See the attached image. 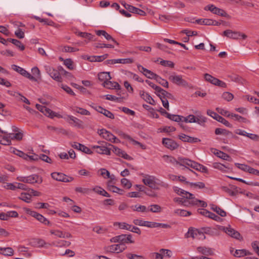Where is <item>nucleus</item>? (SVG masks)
I'll return each instance as SVG.
<instances>
[{"label": "nucleus", "mask_w": 259, "mask_h": 259, "mask_svg": "<svg viewBox=\"0 0 259 259\" xmlns=\"http://www.w3.org/2000/svg\"><path fill=\"white\" fill-rule=\"evenodd\" d=\"M108 146L111 147L112 151L118 156L127 160H132L133 159L130 156L127 154L124 151H123L110 144H108Z\"/></svg>", "instance_id": "16"}, {"label": "nucleus", "mask_w": 259, "mask_h": 259, "mask_svg": "<svg viewBox=\"0 0 259 259\" xmlns=\"http://www.w3.org/2000/svg\"><path fill=\"white\" fill-rule=\"evenodd\" d=\"M98 78L99 80L104 82L107 81L108 80H110L111 77L109 72H101L98 74Z\"/></svg>", "instance_id": "39"}, {"label": "nucleus", "mask_w": 259, "mask_h": 259, "mask_svg": "<svg viewBox=\"0 0 259 259\" xmlns=\"http://www.w3.org/2000/svg\"><path fill=\"white\" fill-rule=\"evenodd\" d=\"M126 248V247L124 244H113L107 247L106 250L110 252H115L116 251L117 253H119L124 250Z\"/></svg>", "instance_id": "20"}, {"label": "nucleus", "mask_w": 259, "mask_h": 259, "mask_svg": "<svg viewBox=\"0 0 259 259\" xmlns=\"http://www.w3.org/2000/svg\"><path fill=\"white\" fill-rule=\"evenodd\" d=\"M11 134L9 135L0 136V144L4 145H10L11 144V141L10 140Z\"/></svg>", "instance_id": "38"}, {"label": "nucleus", "mask_w": 259, "mask_h": 259, "mask_svg": "<svg viewBox=\"0 0 259 259\" xmlns=\"http://www.w3.org/2000/svg\"><path fill=\"white\" fill-rule=\"evenodd\" d=\"M207 114L213 118L214 119H216L217 121L222 123L224 125H225L227 127H231L232 125L229 123V121H228L227 120H226L224 118L222 117L221 116L219 115L217 113L210 110H208L207 111Z\"/></svg>", "instance_id": "15"}, {"label": "nucleus", "mask_w": 259, "mask_h": 259, "mask_svg": "<svg viewBox=\"0 0 259 259\" xmlns=\"http://www.w3.org/2000/svg\"><path fill=\"white\" fill-rule=\"evenodd\" d=\"M79 150L88 154H91L93 153V152L90 148L82 144L79 146Z\"/></svg>", "instance_id": "62"}, {"label": "nucleus", "mask_w": 259, "mask_h": 259, "mask_svg": "<svg viewBox=\"0 0 259 259\" xmlns=\"http://www.w3.org/2000/svg\"><path fill=\"white\" fill-rule=\"evenodd\" d=\"M121 185L124 188H127V189L131 188L132 186V184L131 183V182L128 180H127L125 178H123L121 180Z\"/></svg>", "instance_id": "55"}, {"label": "nucleus", "mask_w": 259, "mask_h": 259, "mask_svg": "<svg viewBox=\"0 0 259 259\" xmlns=\"http://www.w3.org/2000/svg\"><path fill=\"white\" fill-rule=\"evenodd\" d=\"M96 33L98 36L102 35L107 40H111L114 44L118 46L119 43L116 41L110 34L107 33L105 30H96Z\"/></svg>", "instance_id": "27"}, {"label": "nucleus", "mask_w": 259, "mask_h": 259, "mask_svg": "<svg viewBox=\"0 0 259 259\" xmlns=\"http://www.w3.org/2000/svg\"><path fill=\"white\" fill-rule=\"evenodd\" d=\"M211 209L213 211H215L218 214L221 215V217H225L226 215V212L220 207L214 205L213 204L211 205Z\"/></svg>", "instance_id": "41"}, {"label": "nucleus", "mask_w": 259, "mask_h": 259, "mask_svg": "<svg viewBox=\"0 0 259 259\" xmlns=\"http://www.w3.org/2000/svg\"><path fill=\"white\" fill-rule=\"evenodd\" d=\"M221 189L223 191L228 193L229 195L231 196H235L238 194L240 188L237 187L236 186L231 185L229 187L222 186L221 187Z\"/></svg>", "instance_id": "17"}, {"label": "nucleus", "mask_w": 259, "mask_h": 259, "mask_svg": "<svg viewBox=\"0 0 259 259\" xmlns=\"http://www.w3.org/2000/svg\"><path fill=\"white\" fill-rule=\"evenodd\" d=\"M140 95L141 97L146 102L148 103L149 104L151 105H154L155 101L153 100V99L150 96V95L147 93H145L143 91H141L140 92Z\"/></svg>", "instance_id": "29"}, {"label": "nucleus", "mask_w": 259, "mask_h": 259, "mask_svg": "<svg viewBox=\"0 0 259 259\" xmlns=\"http://www.w3.org/2000/svg\"><path fill=\"white\" fill-rule=\"evenodd\" d=\"M36 107L39 111L43 113L46 116H47L50 118H52L54 117L61 118L62 117L60 114H57L53 112L51 109L48 108L46 106L39 104H36Z\"/></svg>", "instance_id": "9"}, {"label": "nucleus", "mask_w": 259, "mask_h": 259, "mask_svg": "<svg viewBox=\"0 0 259 259\" xmlns=\"http://www.w3.org/2000/svg\"><path fill=\"white\" fill-rule=\"evenodd\" d=\"M183 122L186 123H195L196 122V117L194 115L190 114L187 117H184Z\"/></svg>", "instance_id": "46"}, {"label": "nucleus", "mask_w": 259, "mask_h": 259, "mask_svg": "<svg viewBox=\"0 0 259 259\" xmlns=\"http://www.w3.org/2000/svg\"><path fill=\"white\" fill-rule=\"evenodd\" d=\"M119 244L133 243L134 241L132 240V236L131 234H121L119 235Z\"/></svg>", "instance_id": "23"}, {"label": "nucleus", "mask_w": 259, "mask_h": 259, "mask_svg": "<svg viewBox=\"0 0 259 259\" xmlns=\"http://www.w3.org/2000/svg\"><path fill=\"white\" fill-rule=\"evenodd\" d=\"M186 183L189 184L191 187H198L199 189H202L205 188V184L203 182H198V183H189L188 182H186Z\"/></svg>", "instance_id": "54"}, {"label": "nucleus", "mask_w": 259, "mask_h": 259, "mask_svg": "<svg viewBox=\"0 0 259 259\" xmlns=\"http://www.w3.org/2000/svg\"><path fill=\"white\" fill-rule=\"evenodd\" d=\"M98 143L99 145H95L93 148L96 149V152L101 154H105L110 155L111 154V148H109L108 144L103 141H99Z\"/></svg>", "instance_id": "2"}, {"label": "nucleus", "mask_w": 259, "mask_h": 259, "mask_svg": "<svg viewBox=\"0 0 259 259\" xmlns=\"http://www.w3.org/2000/svg\"><path fill=\"white\" fill-rule=\"evenodd\" d=\"M204 233L212 236L219 235L218 231L214 228H208L205 230Z\"/></svg>", "instance_id": "49"}, {"label": "nucleus", "mask_w": 259, "mask_h": 259, "mask_svg": "<svg viewBox=\"0 0 259 259\" xmlns=\"http://www.w3.org/2000/svg\"><path fill=\"white\" fill-rule=\"evenodd\" d=\"M223 35L231 39H238L241 35V32L227 29L223 32Z\"/></svg>", "instance_id": "21"}, {"label": "nucleus", "mask_w": 259, "mask_h": 259, "mask_svg": "<svg viewBox=\"0 0 259 259\" xmlns=\"http://www.w3.org/2000/svg\"><path fill=\"white\" fill-rule=\"evenodd\" d=\"M162 144L167 149L170 150H174L177 149L179 145L174 140L164 138L162 140Z\"/></svg>", "instance_id": "14"}, {"label": "nucleus", "mask_w": 259, "mask_h": 259, "mask_svg": "<svg viewBox=\"0 0 259 259\" xmlns=\"http://www.w3.org/2000/svg\"><path fill=\"white\" fill-rule=\"evenodd\" d=\"M205 11H209L214 14L221 16L229 17L228 14L223 10L216 7L213 5H208L204 8Z\"/></svg>", "instance_id": "10"}, {"label": "nucleus", "mask_w": 259, "mask_h": 259, "mask_svg": "<svg viewBox=\"0 0 259 259\" xmlns=\"http://www.w3.org/2000/svg\"><path fill=\"white\" fill-rule=\"evenodd\" d=\"M155 177L154 176L147 175L143 179V182L145 185L149 186L150 188L158 190L159 188L156 187V183L155 182Z\"/></svg>", "instance_id": "18"}, {"label": "nucleus", "mask_w": 259, "mask_h": 259, "mask_svg": "<svg viewBox=\"0 0 259 259\" xmlns=\"http://www.w3.org/2000/svg\"><path fill=\"white\" fill-rule=\"evenodd\" d=\"M34 18L36 20L39 21L40 22H44L46 24L48 25L53 26L54 24L53 21L48 19H42L37 16H34Z\"/></svg>", "instance_id": "51"}, {"label": "nucleus", "mask_w": 259, "mask_h": 259, "mask_svg": "<svg viewBox=\"0 0 259 259\" xmlns=\"http://www.w3.org/2000/svg\"><path fill=\"white\" fill-rule=\"evenodd\" d=\"M46 70L47 72L50 75V76L55 80L58 82L62 81L61 76L60 75L59 72L58 70H55V69L51 68L50 67H47L46 68Z\"/></svg>", "instance_id": "19"}, {"label": "nucleus", "mask_w": 259, "mask_h": 259, "mask_svg": "<svg viewBox=\"0 0 259 259\" xmlns=\"http://www.w3.org/2000/svg\"><path fill=\"white\" fill-rule=\"evenodd\" d=\"M94 109H95L98 112L103 114L105 116L110 118V119H114V115L113 113H112L110 111L104 109L101 106H98L96 107H93Z\"/></svg>", "instance_id": "22"}, {"label": "nucleus", "mask_w": 259, "mask_h": 259, "mask_svg": "<svg viewBox=\"0 0 259 259\" xmlns=\"http://www.w3.org/2000/svg\"><path fill=\"white\" fill-rule=\"evenodd\" d=\"M196 117V120L195 122L201 125H204V123L206 121V118L204 116L201 115H197Z\"/></svg>", "instance_id": "52"}, {"label": "nucleus", "mask_w": 259, "mask_h": 259, "mask_svg": "<svg viewBox=\"0 0 259 259\" xmlns=\"http://www.w3.org/2000/svg\"><path fill=\"white\" fill-rule=\"evenodd\" d=\"M75 111L76 112L80 113L81 115H90V112L89 111H88L87 110H86L85 109L82 108L76 107Z\"/></svg>", "instance_id": "63"}, {"label": "nucleus", "mask_w": 259, "mask_h": 259, "mask_svg": "<svg viewBox=\"0 0 259 259\" xmlns=\"http://www.w3.org/2000/svg\"><path fill=\"white\" fill-rule=\"evenodd\" d=\"M50 233L51 234L54 235L59 238H70L72 237V235L70 233L68 232H63L60 230H51L50 231Z\"/></svg>", "instance_id": "26"}, {"label": "nucleus", "mask_w": 259, "mask_h": 259, "mask_svg": "<svg viewBox=\"0 0 259 259\" xmlns=\"http://www.w3.org/2000/svg\"><path fill=\"white\" fill-rule=\"evenodd\" d=\"M222 97L224 100L227 101H230L233 99L234 96L229 92H224L222 95Z\"/></svg>", "instance_id": "59"}, {"label": "nucleus", "mask_w": 259, "mask_h": 259, "mask_svg": "<svg viewBox=\"0 0 259 259\" xmlns=\"http://www.w3.org/2000/svg\"><path fill=\"white\" fill-rule=\"evenodd\" d=\"M75 191L76 192L81 193L82 194H88L89 193L91 190L89 188H82V187H76L75 189Z\"/></svg>", "instance_id": "58"}, {"label": "nucleus", "mask_w": 259, "mask_h": 259, "mask_svg": "<svg viewBox=\"0 0 259 259\" xmlns=\"http://www.w3.org/2000/svg\"><path fill=\"white\" fill-rule=\"evenodd\" d=\"M98 133L104 139L114 143L120 142V140L114 136L111 133L104 128L98 130Z\"/></svg>", "instance_id": "3"}, {"label": "nucleus", "mask_w": 259, "mask_h": 259, "mask_svg": "<svg viewBox=\"0 0 259 259\" xmlns=\"http://www.w3.org/2000/svg\"><path fill=\"white\" fill-rule=\"evenodd\" d=\"M108 56V54H104L102 56H94L88 57L87 59L90 62H102L105 60Z\"/></svg>", "instance_id": "32"}, {"label": "nucleus", "mask_w": 259, "mask_h": 259, "mask_svg": "<svg viewBox=\"0 0 259 259\" xmlns=\"http://www.w3.org/2000/svg\"><path fill=\"white\" fill-rule=\"evenodd\" d=\"M51 175L53 179L65 183L70 182L74 180L73 177L67 176L62 172H54Z\"/></svg>", "instance_id": "7"}, {"label": "nucleus", "mask_w": 259, "mask_h": 259, "mask_svg": "<svg viewBox=\"0 0 259 259\" xmlns=\"http://www.w3.org/2000/svg\"><path fill=\"white\" fill-rule=\"evenodd\" d=\"M78 35L82 37L88 38L90 40H96L94 38L95 35H93L91 33L87 32H79Z\"/></svg>", "instance_id": "50"}, {"label": "nucleus", "mask_w": 259, "mask_h": 259, "mask_svg": "<svg viewBox=\"0 0 259 259\" xmlns=\"http://www.w3.org/2000/svg\"><path fill=\"white\" fill-rule=\"evenodd\" d=\"M68 118L70 120L73 122L75 126L78 127L81 126L82 123V121L81 120L72 116H68Z\"/></svg>", "instance_id": "57"}, {"label": "nucleus", "mask_w": 259, "mask_h": 259, "mask_svg": "<svg viewBox=\"0 0 259 259\" xmlns=\"http://www.w3.org/2000/svg\"><path fill=\"white\" fill-rule=\"evenodd\" d=\"M162 158L164 160V161L167 163H169L173 164H179L182 166H184L185 165H186L185 160H187V159L186 158H182L179 157L178 158V160H177L175 157L167 155H164L162 156Z\"/></svg>", "instance_id": "11"}, {"label": "nucleus", "mask_w": 259, "mask_h": 259, "mask_svg": "<svg viewBox=\"0 0 259 259\" xmlns=\"http://www.w3.org/2000/svg\"><path fill=\"white\" fill-rule=\"evenodd\" d=\"M126 257L129 259H144V257L142 255H139L131 253H127Z\"/></svg>", "instance_id": "64"}, {"label": "nucleus", "mask_w": 259, "mask_h": 259, "mask_svg": "<svg viewBox=\"0 0 259 259\" xmlns=\"http://www.w3.org/2000/svg\"><path fill=\"white\" fill-rule=\"evenodd\" d=\"M179 139L184 142L191 143H197L200 141V140L198 138L191 137L183 134L179 135Z\"/></svg>", "instance_id": "24"}, {"label": "nucleus", "mask_w": 259, "mask_h": 259, "mask_svg": "<svg viewBox=\"0 0 259 259\" xmlns=\"http://www.w3.org/2000/svg\"><path fill=\"white\" fill-rule=\"evenodd\" d=\"M12 69L16 72L20 73L22 76L29 79L32 81H36V79L32 75H31L29 73H28L26 70L16 65H12Z\"/></svg>", "instance_id": "13"}, {"label": "nucleus", "mask_w": 259, "mask_h": 259, "mask_svg": "<svg viewBox=\"0 0 259 259\" xmlns=\"http://www.w3.org/2000/svg\"><path fill=\"white\" fill-rule=\"evenodd\" d=\"M17 180L19 181L29 183V184H40L42 182V179L37 175H32L27 177L20 176L17 178Z\"/></svg>", "instance_id": "1"}, {"label": "nucleus", "mask_w": 259, "mask_h": 259, "mask_svg": "<svg viewBox=\"0 0 259 259\" xmlns=\"http://www.w3.org/2000/svg\"><path fill=\"white\" fill-rule=\"evenodd\" d=\"M175 191L178 195L182 196L183 197L186 198H192L191 197L193 196V194L178 188L175 189Z\"/></svg>", "instance_id": "34"}, {"label": "nucleus", "mask_w": 259, "mask_h": 259, "mask_svg": "<svg viewBox=\"0 0 259 259\" xmlns=\"http://www.w3.org/2000/svg\"><path fill=\"white\" fill-rule=\"evenodd\" d=\"M204 78L206 81L214 85L215 84L217 79H218L208 73H205L204 74Z\"/></svg>", "instance_id": "48"}, {"label": "nucleus", "mask_w": 259, "mask_h": 259, "mask_svg": "<svg viewBox=\"0 0 259 259\" xmlns=\"http://www.w3.org/2000/svg\"><path fill=\"white\" fill-rule=\"evenodd\" d=\"M195 22L198 24L205 25H211L214 22L213 20L211 19H199L196 20Z\"/></svg>", "instance_id": "40"}, {"label": "nucleus", "mask_w": 259, "mask_h": 259, "mask_svg": "<svg viewBox=\"0 0 259 259\" xmlns=\"http://www.w3.org/2000/svg\"><path fill=\"white\" fill-rule=\"evenodd\" d=\"M197 250L198 252L205 256L211 255L213 253L212 250L210 248L205 246H199L197 248Z\"/></svg>", "instance_id": "28"}, {"label": "nucleus", "mask_w": 259, "mask_h": 259, "mask_svg": "<svg viewBox=\"0 0 259 259\" xmlns=\"http://www.w3.org/2000/svg\"><path fill=\"white\" fill-rule=\"evenodd\" d=\"M103 85L108 89H116L118 90L120 89V85L117 82L111 81L110 80L104 81L103 83Z\"/></svg>", "instance_id": "25"}, {"label": "nucleus", "mask_w": 259, "mask_h": 259, "mask_svg": "<svg viewBox=\"0 0 259 259\" xmlns=\"http://www.w3.org/2000/svg\"><path fill=\"white\" fill-rule=\"evenodd\" d=\"M186 165L190 166L191 167L197 170H199L201 172L207 173L208 169L206 167L204 166L203 165L198 163L194 161L191 160L189 159L185 160Z\"/></svg>", "instance_id": "12"}, {"label": "nucleus", "mask_w": 259, "mask_h": 259, "mask_svg": "<svg viewBox=\"0 0 259 259\" xmlns=\"http://www.w3.org/2000/svg\"><path fill=\"white\" fill-rule=\"evenodd\" d=\"M71 243L69 241L65 240H60L58 241H53L51 244H48L49 246H55L57 247H63L68 246L70 245Z\"/></svg>", "instance_id": "31"}, {"label": "nucleus", "mask_w": 259, "mask_h": 259, "mask_svg": "<svg viewBox=\"0 0 259 259\" xmlns=\"http://www.w3.org/2000/svg\"><path fill=\"white\" fill-rule=\"evenodd\" d=\"M132 208L134 211H137L139 212H145L147 211L146 207L144 205H136L134 206H133Z\"/></svg>", "instance_id": "56"}, {"label": "nucleus", "mask_w": 259, "mask_h": 259, "mask_svg": "<svg viewBox=\"0 0 259 259\" xmlns=\"http://www.w3.org/2000/svg\"><path fill=\"white\" fill-rule=\"evenodd\" d=\"M93 190L95 192L105 197H109L110 195L105 190L101 188V187L94 188Z\"/></svg>", "instance_id": "44"}, {"label": "nucleus", "mask_w": 259, "mask_h": 259, "mask_svg": "<svg viewBox=\"0 0 259 259\" xmlns=\"http://www.w3.org/2000/svg\"><path fill=\"white\" fill-rule=\"evenodd\" d=\"M154 79L163 87L168 88V82L166 80L162 78L158 75H156Z\"/></svg>", "instance_id": "45"}, {"label": "nucleus", "mask_w": 259, "mask_h": 259, "mask_svg": "<svg viewBox=\"0 0 259 259\" xmlns=\"http://www.w3.org/2000/svg\"><path fill=\"white\" fill-rule=\"evenodd\" d=\"M25 211L27 214L35 218L37 220L43 224L48 226H51L52 224L51 222L41 214L38 213L36 211H33L29 208H25Z\"/></svg>", "instance_id": "4"}, {"label": "nucleus", "mask_w": 259, "mask_h": 259, "mask_svg": "<svg viewBox=\"0 0 259 259\" xmlns=\"http://www.w3.org/2000/svg\"><path fill=\"white\" fill-rule=\"evenodd\" d=\"M251 254V252L244 249H237L236 250L235 253L233 254V255L237 257H240L246 255H250Z\"/></svg>", "instance_id": "37"}, {"label": "nucleus", "mask_w": 259, "mask_h": 259, "mask_svg": "<svg viewBox=\"0 0 259 259\" xmlns=\"http://www.w3.org/2000/svg\"><path fill=\"white\" fill-rule=\"evenodd\" d=\"M127 10L131 13L137 14L140 16L146 15L145 12L132 5L128 6Z\"/></svg>", "instance_id": "33"}, {"label": "nucleus", "mask_w": 259, "mask_h": 259, "mask_svg": "<svg viewBox=\"0 0 259 259\" xmlns=\"http://www.w3.org/2000/svg\"><path fill=\"white\" fill-rule=\"evenodd\" d=\"M116 62L121 64H131L134 62V60L132 58L118 59H116Z\"/></svg>", "instance_id": "53"}, {"label": "nucleus", "mask_w": 259, "mask_h": 259, "mask_svg": "<svg viewBox=\"0 0 259 259\" xmlns=\"http://www.w3.org/2000/svg\"><path fill=\"white\" fill-rule=\"evenodd\" d=\"M0 253L6 256H12L14 254V250L10 247H0Z\"/></svg>", "instance_id": "35"}, {"label": "nucleus", "mask_w": 259, "mask_h": 259, "mask_svg": "<svg viewBox=\"0 0 259 259\" xmlns=\"http://www.w3.org/2000/svg\"><path fill=\"white\" fill-rule=\"evenodd\" d=\"M114 226H118L119 228L121 229H125L126 230H128L131 232L137 233L139 235L141 234V231L139 228L135 226H133L126 223L115 222L114 223Z\"/></svg>", "instance_id": "8"}, {"label": "nucleus", "mask_w": 259, "mask_h": 259, "mask_svg": "<svg viewBox=\"0 0 259 259\" xmlns=\"http://www.w3.org/2000/svg\"><path fill=\"white\" fill-rule=\"evenodd\" d=\"M168 119L177 122H179L180 121L183 122V116L179 115H175V114H171L169 113V114H168Z\"/></svg>", "instance_id": "43"}, {"label": "nucleus", "mask_w": 259, "mask_h": 259, "mask_svg": "<svg viewBox=\"0 0 259 259\" xmlns=\"http://www.w3.org/2000/svg\"><path fill=\"white\" fill-rule=\"evenodd\" d=\"M160 64L163 66H168L171 68H174L175 65L174 63L171 61L163 60L160 61Z\"/></svg>", "instance_id": "61"}, {"label": "nucleus", "mask_w": 259, "mask_h": 259, "mask_svg": "<svg viewBox=\"0 0 259 259\" xmlns=\"http://www.w3.org/2000/svg\"><path fill=\"white\" fill-rule=\"evenodd\" d=\"M168 79L174 84L178 86L183 87H189V83L186 80L183 78L182 75H171L168 77Z\"/></svg>", "instance_id": "6"}, {"label": "nucleus", "mask_w": 259, "mask_h": 259, "mask_svg": "<svg viewBox=\"0 0 259 259\" xmlns=\"http://www.w3.org/2000/svg\"><path fill=\"white\" fill-rule=\"evenodd\" d=\"M215 151L217 152H214V154L217 155L218 157L229 161H231L232 160V158L226 153L222 151L218 150L217 149H215Z\"/></svg>", "instance_id": "36"}, {"label": "nucleus", "mask_w": 259, "mask_h": 259, "mask_svg": "<svg viewBox=\"0 0 259 259\" xmlns=\"http://www.w3.org/2000/svg\"><path fill=\"white\" fill-rule=\"evenodd\" d=\"M19 198L20 199L27 203H29L30 202L31 196L29 193H22Z\"/></svg>", "instance_id": "47"}, {"label": "nucleus", "mask_w": 259, "mask_h": 259, "mask_svg": "<svg viewBox=\"0 0 259 259\" xmlns=\"http://www.w3.org/2000/svg\"><path fill=\"white\" fill-rule=\"evenodd\" d=\"M219 229L225 232L227 235L230 237L235 238L236 239H242V237H241L240 234L234 229L231 228L230 225L228 227H224L220 226Z\"/></svg>", "instance_id": "5"}, {"label": "nucleus", "mask_w": 259, "mask_h": 259, "mask_svg": "<svg viewBox=\"0 0 259 259\" xmlns=\"http://www.w3.org/2000/svg\"><path fill=\"white\" fill-rule=\"evenodd\" d=\"M174 213L181 217L189 216L192 214V213L189 211L180 209L175 210Z\"/></svg>", "instance_id": "42"}, {"label": "nucleus", "mask_w": 259, "mask_h": 259, "mask_svg": "<svg viewBox=\"0 0 259 259\" xmlns=\"http://www.w3.org/2000/svg\"><path fill=\"white\" fill-rule=\"evenodd\" d=\"M64 64L69 69H73V61L71 59H66L64 60Z\"/></svg>", "instance_id": "60"}, {"label": "nucleus", "mask_w": 259, "mask_h": 259, "mask_svg": "<svg viewBox=\"0 0 259 259\" xmlns=\"http://www.w3.org/2000/svg\"><path fill=\"white\" fill-rule=\"evenodd\" d=\"M199 231L197 229H194L191 227L189 229L188 231L185 234V238H188L192 237L193 239L197 238L198 234H199Z\"/></svg>", "instance_id": "30"}]
</instances>
